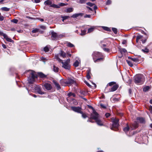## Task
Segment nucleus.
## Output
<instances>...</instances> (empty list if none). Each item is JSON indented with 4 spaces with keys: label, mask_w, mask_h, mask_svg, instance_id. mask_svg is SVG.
<instances>
[{
    "label": "nucleus",
    "mask_w": 152,
    "mask_h": 152,
    "mask_svg": "<svg viewBox=\"0 0 152 152\" xmlns=\"http://www.w3.org/2000/svg\"><path fill=\"white\" fill-rule=\"evenodd\" d=\"M50 45H47L43 48V50L45 52L49 51L51 52V51L50 50Z\"/></svg>",
    "instance_id": "ddd939ff"
},
{
    "label": "nucleus",
    "mask_w": 152,
    "mask_h": 152,
    "mask_svg": "<svg viewBox=\"0 0 152 152\" xmlns=\"http://www.w3.org/2000/svg\"><path fill=\"white\" fill-rule=\"evenodd\" d=\"M53 70L54 72L57 73L59 71V68L56 66L55 65H53Z\"/></svg>",
    "instance_id": "aec40b11"
},
{
    "label": "nucleus",
    "mask_w": 152,
    "mask_h": 152,
    "mask_svg": "<svg viewBox=\"0 0 152 152\" xmlns=\"http://www.w3.org/2000/svg\"><path fill=\"white\" fill-rule=\"evenodd\" d=\"M80 15H82L81 13H79L74 14L72 16V17L73 18H76L79 16Z\"/></svg>",
    "instance_id": "ea45409f"
},
{
    "label": "nucleus",
    "mask_w": 152,
    "mask_h": 152,
    "mask_svg": "<svg viewBox=\"0 0 152 152\" xmlns=\"http://www.w3.org/2000/svg\"><path fill=\"white\" fill-rule=\"evenodd\" d=\"M120 52L121 54L125 53L127 52V51L125 49L122 48L120 49Z\"/></svg>",
    "instance_id": "7c9ffc66"
},
{
    "label": "nucleus",
    "mask_w": 152,
    "mask_h": 152,
    "mask_svg": "<svg viewBox=\"0 0 152 152\" xmlns=\"http://www.w3.org/2000/svg\"><path fill=\"white\" fill-rule=\"evenodd\" d=\"M104 50L106 52H108L109 49L107 48H103Z\"/></svg>",
    "instance_id": "864d4df0"
},
{
    "label": "nucleus",
    "mask_w": 152,
    "mask_h": 152,
    "mask_svg": "<svg viewBox=\"0 0 152 152\" xmlns=\"http://www.w3.org/2000/svg\"><path fill=\"white\" fill-rule=\"evenodd\" d=\"M73 9L72 8L70 7L67 8L66 10V12H72L73 11Z\"/></svg>",
    "instance_id": "c85d7f7f"
},
{
    "label": "nucleus",
    "mask_w": 152,
    "mask_h": 152,
    "mask_svg": "<svg viewBox=\"0 0 152 152\" xmlns=\"http://www.w3.org/2000/svg\"><path fill=\"white\" fill-rule=\"evenodd\" d=\"M86 30H81V33L80 34V35L81 36H84L86 35Z\"/></svg>",
    "instance_id": "bb28decb"
},
{
    "label": "nucleus",
    "mask_w": 152,
    "mask_h": 152,
    "mask_svg": "<svg viewBox=\"0 0 152 152\" xmlns=\"http://www.w3.org/2000/svg\"><path fill=\"white\" fill-rule=\"evenodd\" d=\"M150 89V87L149 86H146L144 87L143 88V91L145 92H146Z\"/></svg>",
    "instance_id": "2f4dec72"
},
{
    "label": "nucleus",
    "mask_w": 152,
    "mask_h": 152,
    "mask_svg": "<svg viewBox=\"0 0 152 152\" xmlns=\"http://www.w3.org/2000/svg\"><path fill=\"white\" fill-rule=\"evenodd\" d=\"M3 36L4 38L7 41L12 42H13V41L11 38L8 37V36L6 34H4Z\"/></svg>",
    "instance_id": "f3484780"
},
{
    "label": "nucleus",
    "mask_w": 152,
    "mask_h": 152,
    "mask_svg": "<svg viewBox=\"0 0 152 152\" xmlns=\"http://www.w3.org/2000/svg\"><path fill=\"white\" fill-rule=\"evenodd\" d=\"M11 22L15 23H17L18 22V20L16 19H13L11 20Z\"/></svg>",
    "instance_id": "58836bf2"
},
{
    "label": "nucleus",
    "mask_w": 152,
    "mask_h": 152,
    "mask_svg": "<svg viewBox=\"0 0 152 152\" xmlns=\"http://www.w3.org/2000/svg\"><path fill=\"white\" fill-rule=\"evenodd\" d=\"M129 125L127 124L126 126L123 129V130L126 133L129 130Z\"/></svg>",
    "instance_id": "6ab92c4d"
},
{
    "label": "nucleus",
    "mask_w": 152,
    "mask_h": 152,
    "mask_svg": "<svg viewBox=\"0 0 152 152\" xmlns=\"http://www.w3.org/2000/svg\"><path fill=\"white\" fill-rule=\"evenodd\" d=\"M62 21H64L67 19H68V18H70V17L69 16H63V17H62Z\"/></svg>",
    "instance_id": "e433bc0d"
},
{
    "label": "nucleus",
    "mask_w": 152,
    "mask_h": 152,
    "mask_svg": "<svg viewBox=\"0 0 152 152\" xmlns=\"http://www.w3.org/2000/svg\"><path fill=\"white\" fill-rule=\"evenodd\" d=\"M34 1L36 3H38L40 2V0H34Z\"/></svg>",
    "instance_id": "e2e57ef3"
},
{
    "label": "nucleus",
    "mask_w": 152,
    "mask_h": 152,
    "mask_svg": "<svg viewBox=\"0 0 152 152\" xmlns=\"http://www.w3.org/2000/svg\"><path fill=\"white\" fill-rule=\"evenodd\" d=\"M118 121L119 119H115L113 121V123L112 125V127L111 128V129L114 130L113 128H117L118 127Z\"/></svg>",
    "instance_id": "423d86ee"
},
{
    "label": "nucleus",
    "mask_w": 152,
    "mask_h": 152,
    "mask_svg": "<svg viewBox=\"0 0 152 152\" xmlns=\"http://www.w3.org/2000/svg\"><path fill=\"white\" fill-rule=\"evenodd\" d=\"M115 83L114 82H111L109 83L108 85L109 86H111L114 84Z\"/></svg>",
    "instance_id": "3c124183"
},
{
    "label": "nucleus",
    "mask_w": 152,
    "mask_h": 152,
    "mask_svg": "<svg viewBox=\"0 0 152 152\" xmlns=\"http://www.w3.org/2000/svg\"><path fill=\"white\" fill-rule=\"evenodd\" d=\"M143 77L142 75H136L134 77V82L136 83H142V78Z\"/></svg>",
    "instance_id": "39448f33"
},
{
    "label": "nucleus",
    "mask_w": 152,
    "mask_h": 152,
    "mask_svg": "<svg viewBox=\"0 0 152 152\" xmlns=\"http://www.w3.org/2000/svg\"><path fill=\"white\" fill-rule=\"evenodd\" d=\"M80 64V60H76L73 63V66L75 67H77L79 66Z\"/></svg>",
    "instance_id": "2eb2a0df"
},
{
    "label": "nucleus",
    "mask_w": 152,
    "mask_h": 152,
    "mask_svg": "<svg viewBox=\"0 0 152 152\" xmlns=\"http://www.w3.org/2000/svg\"><path fill=\"white\" fill-rule=\"evenodd\" d=\"M126 40H124L122 42V44H125L126 43Z\"/></svg>",
    "instance_id": "680f3d73"
},
{
    "label": "nucleus",
    "mask_w": 152,
    "mask_h": 152,
    "mask_svg": "<svg viewBox=\"0 0 152 152\" xmlns=\"http://www.w3.org/2000/svg\"><path fill=\"white\" fill-rule=\"evenodd\" d=\"M75 82L74 80L72 79H69L66 82V83L67 84H72L74 83Z\"/></svg>",
    "instance_id": "412c9836"
},
{
    "label": "nucleus",
    "mask_w": 152,
    "mask_h": 152,
    "mask_svg": "<svg viewBox=\"0 0 152 152\" xmlns=\"http://www.w3.org/2000/svg\"><path fill=\"white\" fill-rule=\"evenodd\" d=\"M35 89L36 90L37 92L39 94H44V92H42L41 90L39 87L38 86H37L35 88Z\"/></svg>",
    "instance_id": "dca6fc26"
},
{
    "label": "nucleus",
    "mask_w": 152,
    "mask_h": 152,
    "mask_svg": "<svg viewBox=\"0 0 152 152\" xmlns=\"http://www.w3.org/2000/svg\"><path fill=\"white\" fill-rule=\"evenodd\" d=\"M51 35V38L53 40H57L58 39L59 37L56 33L54 31H52Z\"/></svg>",
    "instance_id": "6e6552de"
},
{
    "label": "nucleus",
    "mask_w": 152,
    "mask_h": 152,
    "mask_svg": "<svg viewBox=\"0 0 152 152\" xmlns=\"http://www.w3.org/2000/svg\"><path fill=\"white\" fill-rule=\"evenodd\" d=\"M39 27L43 30H45V26H40Z\"/></svg>",
    "instance_id": "09e8293b"
},
{
    "label": "nucleus",
    "mask_w": 152,
    "mask_h": 152,
    "mask_svg": "<svg viewBox=\"0 0 152 152\" xmlns=\"http://www.w3.org/2000/svg\"><path fill=\"white\" fill-rule=\"evenodd\" d=\"M110 115L109 113H107L105 114V115L107 118L108 117L110 116Z\"/></svg>",
    "instance_id": "4d7b16f0"
},
{
    "label": "nucleus",
    "mask_w": 152,
    "mask_h": 152,
    "mask_svg": "<svg viewBox=\"0 0 152 152\" xmlns=\"http://www.w3.org/2000/svg\"><path fill=\"white\" fill-rule=\"evenodd\" d=\"M91 73V70L90 69H89L87 70V74H90Z\"/></svg>",
    "instance_id": "052dcab7"
},
{
    "label": "nucleus",
    "mask_w": 152,
    "mask_h": 152,
    "mask_svg": "<svg viewBox=\"0 0 152 152\" xmlns=\"http://www.w3.org/2000/svg\"><path fill=\"white\" fill-rule=\"evenodd\" d=\"M56 59L59 63L62 64V67L66 69L69 70L70 69L71 66L70 64V60L69 59H67L66 61H63L59 58H56Z\"/></svg>",
    "instance_id": "f257e3e1"
},
{
    "label": "nucleus",
    "mask_w": 152,
    "mask_h": 152,
    "mask_svg": "<svg viewBox=\"0 0 152 152\" xmlns=\"http://www.w3.org/2000/svg\"><path fill=\"white\" fill-rule=\"evenodd\" d=\"M112 30L113 31V32L115 34H117L118 32V30L117 29L114 28H112Z\"/></svg>",
    "instance_id": "a19ab883"
},
{
    "label": "nucleus",
    "mask_w": 152,
    "mask_h": 152,
    "mask_svg": "<svg viewBox=\"0 0 152 152\" xmlns=\"http://www.w3.org/2000/svg\"><path fill=\"white\" fill-rule=\"evenodd\" d=\"M90 27L88 30L87 33H90L93 32L95 29H96V26H90Z\"/></svg>",
    "instance_id": "9d476101"
},
{
    "label": "nucleus",
    "mask_w": 152,
    "mask_h": 152,
    "mask_svg": "<svg viewBox=\"0 0 152 152\" xmlns=\"http://www.w3.org/2000/svg\"><path fill=\"white\" fill-rule=\"evenodd\" d=\"M86 77L88 79H89L90 78V74H87Z\"/></svg>",
    "instance_id": "5fc2aeb1"
},
{
    "label": "nucleus",
    "mask_w": 152,
    "mask_h": 152,
    "mask_svg": "<svg viewBox=\"0 0 152 152\" xmlns=\"http://www.w3.org/2000/svg\"><path fill=\"white\" fill-rule=\"evenodd\" d=\"M52 4V2L51 0H47L44 2V4L45 5H51Z\"/></svg>",
    "instance_id": "5701e85b"
},
{
    "label": "nucleus",
    "mask_w": 152,
    "mask_h": 152,
    "mask_svg": "<svg viewBox=\"0 0 152 152\" xmlns=\"http://www.w3.org/2000/svg\"><path fill=\"white\" fill-rule=\"evenodd\" d=\"M92 56L94 57H101L102 56V54L100 52L95 51L92 54Z\"/></svg>",
    "instance_id": "9b49d317"
},
{
    "label": "nucleus",
    "mask_w": 152,
    "mask_h": 152,
    "mask_svg": "<svg viewBox=\"0 0 152 152\" xmlns=\"http://www.w3.org/2000/svg\"><path fill=\"white\" fill-rule=\"evenodd\" d=\"M142 50L145 53H147L149 51V50L147 48H145V49H143Z\"/></svg>",
    "instance_id": "37998d69"
},
{
    "label": "nucleus",
    "mask_w": 152,
    "mask_h": 152,
    "mask_svg": "<svg viewBox=\"0 0 152 152\" xmlns=\"http://www.w3.org/2000/svg\"><path fill=\"white\" fill-rule=\"evenodd\" d=\"M28 71L29 72L30 74L28 78V81L29 83L32 84L34 81L35 78H37V75L36 72L33 70H30Z\"/></svg>",
    "instance_id": "7ed1b4c3"
},
{
    "label": "nucleus",
    "mask_w": 152,
    "mask_h": 152,
    "mask_svg": "<svg viewBox=\"0 0 152 152\" xmlns=\"http://www.w3.org/2000/svg\"><path fill=\"white\" fill-rule=\"evenodd\" d=\"M90 17H91V15H86L84 16V17L85 18H90Z\"/></svg>",
    "instance_id": "8fccbe9b"
},
{
    "label": "nucleus",
    "mask_w": 152,
    "mask_h": 152,
    "mask_svg": "<svg viewBox=\"0 0 152 152\" xmlns=\"http://www.w3.org/2000/svg\"><path fill=\"white\" fill-rule=\"evenodd\" d=\"M149 110L151 113L152 114V106H150V107Z\"/></svg>",
    "instance_id": "13d9d810"
},
{
    "label": "nucleus",
    "mask_w": 152,
    "mask_h": 152,
    "mask_svg": "<svg viewBox=\"0 0 152 152\" xmlns=\"http://www.w3.org/2000/svg\"><path fill=\"white\" fill-rule=\"evenodd\" d=\"M111 1L110 0H107V1L106 2V5H109L111 4Z\"/></svg>",
    "instance_id": "a18cd8bd"
},
{
    "label": "nucleus",
    "mask_w": 152,
    "mask_h": 152,
    "mask_svg": "<svg viewBox=\"0 0 152 152\" xmlns=\"http://www.w3.org/2000/svg\"><path fill=\"white\" fill-rule=\"evenodd\" d=\"M142 36L141 35H139L136 38L137 39V40H139L142 38Z\"/></svg>",
    "instance_id": "de8ad7c7"
},
{
    "label": "nucleus",
    "mask_w": 152,
    "mask_h": 152,
    "mask_svg": "<svg viewBox=\"0 0 152 152\" xmlns=\"http://www.w3.org/2000/svg\"><path fill=\"white\" fill-rule=\"evenodd\" d=\"M38 75L41 78H44L46 77V76L42 72H38Z\"/></svg>",
    "instance_id": "a878e982"
},
{
    "label": "nucleus",
    "mask_w": 152,
    "mask_h": 152,
    "mask_svg": "<svg viewBox=\"0 0 152 152\" xmlns=\"http://www.w3.org/2000/svg\"><path fill=\"white\" fill-rule=\"evenodd\" d=\"M93 109V113L91 114L90 119H92L96 121L97 124L99 126L103 125L102 122L98 119L99 115L95 110L92 107Z\"/></svg>",
    "instance_id": "f03ea898"
},
{
    "label": "nucleus",
    "mask_w": 152,
    "mask_h": 152,
    "mask_svg": "<svg viewBox=\"0 0 152 152\" xmlns=\"http://www.w3.org/2000/svg\"><path fill=\"white\" fill-rule=\"evenodd\" d=\"M40 31H39V28H35L31 32V35L32 36H37L38 35V34H34L35 33H37L38 32Z\"/></svg>",
    "instance_id": "1a4fd4ad"
},
{
    "label": "nucleus",
    "mask_w": 152,
    "mask_h": 152,
    "mask_svg": "<svg viewBox=\"0 0 152 152\" xmlns=\"http://www.w3.org/2000/svg\"><path fill=\"white\" fill-rule=\"evenodd\" d=\"M141 41H142V43L144 44L146 42V39H144V40H142Z\"/></svg>",
    "instance_id": "bf43d9fd"
},
{
    "label": "nucleus",
    "mask_w": 152,
    "mask_h": 152,
    "mask_svg": "<svg viewBox=\"0 0 152 152\" xmlns=\"http://www.w3.org/2000/svg\"><path fill=\"white\" fill-rule=\"evenodd\" d=\"M68 96H72L73 97H75V94L73 93H69L68 94Z\"/></svg>",
    "instance_id": "79ce46f5"
},
{
    "label": "nucleus",
    "mask_w": 152,
    "mask_h": 152,
    "mask_svg": "<svg viewBox=\"0 0 152 152\" xmlns=\"http://www.w3.org/2000/svg\"><path fill=\"white\" fill-rule=\"evenodd\" d=\"M11 30L12 31H15V29L14 28H12L11 29Z\"/></svg>",
    "instance_id": "69168bd1"
},
{
    "label": "nucleus",
    "mask_w": 152,
    "mask_h": 152,
    "mask_svg": "<svg viewBox=\"0 0 152 152\" xmlns=\"http://www.w3.org/2000/svg\"><path fill=\"white\" fill-rule=\"evenodd\" d=\"M137 119L140 123H144L145 122L144 119L142 118L137 117Z\"/></svg>",
    "instance_id": "a211bd4d"
},
{
    "label": "nucleus",
    "mask_w": 152,
    "mask_h": 152,
    "mask_svg": "<svg viewBox=\"0 0 152 152\" xmlns=\"http://www.w3.org/2000/svg\"><path fill=\"white\" fill-rule=\"evenodd\" d=\"M102 27L106 31H110V28L107 27L103 26Z\"/></svg>",
    "instance_id": "4c0bfd02"
},
{
    "label": "nucleus",
    "mask_w": 152,
    "mask_h": 152,
    "mask_svg": "<svg viewBox=\"0 0 152 152\" xmlns=\"http://www.w3.org/2000/svg\"><path fill=\"white\" fill-rule=\"evenodd\" d=\"M50 7L56 8H59V7L58 4V5L53 4L50 5Z\"/></svg>",
    "instance_id": "c756f323"
},
{
    "label": "nucleus",
    "mask_w": 152,
    "mask_h": 152,
    "mask_svg": "<svg viewBox=\"0 0 152 152\" xmlns=\"http://www.w3.org/2000/svg\"><path fill=\"white\" fill-rule=\"evenodd\" d=\"M80 113L82 114V117L83 118H85L86 117H87V116L86 115L85 113H83V112H82V113Z\"/></svg>",
    "instance_id": "c03bdc74"
},
{
    "label": "nucleus",
    "mask_w": 152,
    "mask_h": 152,
    "mask_svg": "<svg viewBox=\"0 0 152 152\" xmlns=\"http://www.w3.org/2000/svg\"><path fill=\"white\" fill-rule=\"evenodd\" d=\"M77 0V2L80 4H83L86 1V0Z\"/></svg>",
    "instance_id": "f704fd0d"
},
{
    "label": "nucleus",
    "mask_w": 152,
    "mask_h": 152,
    "mask_svg": "<svg viewBox=\"0 0 152 152\" xmlns=\"http://www.w3.org/2000/svg\"><path fill=\"white\" fill-rule=\"evenodd\" d=\"M2 46L5 49L6 48V46L4 44L2 45Z\"/></svg>",
    "instance_id": "0e129e2a"
},
{
    "label": "nucleus",
    "mask_w": 152,
    "mask_h": 152,
    "mask_svg": "<svg viewBox=\"0 0 152 152\" xmlns=\"http://www.w3.org/2000/svg\"><path fill=\"white\" fill-rule=\"evenodd\" d=\"M66 45L69 47L72 48L74 47V45L73 44L69 42H67L66 43Z\"/></svg>",
    "instance_id": "393cba45"
},
{
    "label": "nucleus",
    "mask_w": 152,
    "mask_h": 152,
    "mask_svg": "<svg viewBox=\"0 0 152 152\" xmlns=\"http://www.w3.org/2000/svg\"><path fill=\"white\" fill-rule=\"evenodd\" d=\"M60 55L62 57H66L65 53L62 51H61L60 53H59Z\"/></svg>",
    "instance_id": "cd10ccee"
},
{
    "label": "nucleus",
    "mask_w": 152,
    "mask_h": 152,
    "mask_svg": "<svg viewBox=\"0 0 152 152\" xmlns=\"http://www.w3.org/2000/svg\"><path fill=\"white\" fill-rule=\"evenodd\" d=\"M118 87V86L117 85H114L113 87L111 88V90H110V91H116Z\"/></svg>",
    "instance_id": "4be33fe9"
},
{
    "label": "nucleus",
    "mask_w": 152,
    "mask_h": 152,
    "mask_svg": "<svg viewBox=\"0 0 152 152\" xmlns=\"http://www.w3.org/2000/svg\"><path fill=\"white\" fill-rule=\"evenodd\" d=\"M84 82L87 86H88L89 87L91 86L86 81H85Z\"/></svg>",
    "instance_id": "6e6d98bb"
},
{
    "label": "nucleus",
    "mask_w": 152,
    "mask_h": 152,
    "mask_svg": "<svg viewBox=\"0 0 152 152\" xmlns=\"http://www.w3.org/2000/svg\"><path fill=\"white\" fill-rule=\"evenodd\" d=\"M87 4L88 5V6H90V7H92L94 4H93V3H91V2H88L87 3Z\"/></svg>",
    "instance_id": "49530a36"
},
{
    "label": "nucleus",
    "mask_w": 152,
    "mask_h": 152,
    "mask_svg": "<svg viewBox=\"0 0 152 152\" xmlns=\"http://www.w3.org/2000/svg\"><path fill=\"white\" fill-rule=\"evenodd\" d=\"M132 126L134 127V128L135 129L138 127V124L137 122H135L134 124H132Z\"/></svg>",
    "instance_id": "72a5a7b5"
},
{
    "label": "nucleus",
    "mask_w": 152,
    "mask_h": 152,
    "mask_svg": "<svg viewBox=\"0 0 152 152\" xmlns=\"http://www.w3.org/2000/svg\"><path fill=\"white\" fill-rule=\"evenodd\" d=\"M93 60L95 63L99 62L103 60V58H93Z\"/></svg>",
    "instance_id": "f8f14e48"
},
{
    "label": "nucleus",
    "mask_w": 152,
    "mask_h": 152,
    "mask_svg": "<svg viewBox=\"0 0 152 152\" xmlns=\"http://www.w3.org/2000/svg\"><path fill=\"white\" fill-rule=\"evenodd\" d=\"M71 109L74 111L79 113H82L81 108L79 107H72Z\"/></svg>",
    "instance_id": "0eeeda50"
},
{
    "label": "nucleus",
    "mask_w": 152,
    "mask_h": 152,
    "mask_svg": "<svg viewBox=\"0 0 152 152\" xmlns=\"http://www.w3.org/2000/svg\"><path fill=\"white\" fill-rule=\"evenodd\" d=\"M87 7V8H88V9H89L91 11H93V10H92V9L91 8H90V7Z\"/></svg>",
    "instance_id": "338daca9"
},
{
    "label": "nucleus",
    "mask_w": 152,
    "mask_h": 152,
    "mask_svg": "<svg viewBox=\"0 0 152 152\" xmlns=\"http://www.w3.org/2000/svg\"><path fill=\"white\" fill-rule=\"evenodd\" d=\"M67 3L65 4L64 3H60L59 4H58V5L59 6V8L61 7H63L64 6L67 5Z\"/></svg>",
    "instance_id": "c9c22d12"
},
{
    "label": "nucleus",
    "mask_w": 152,
    "mask_h": 152,
    "mask_svg": "<svg viewBox=\"0 0 152 152\" xmlns=\"http://www.w3.org/2000/svg\"><path fill=\"white\" fill-rule=\"evenodd\" d=\"M43 86L48 90H50L52 88L51 85L48 83H45Z\"/></svg>",
    "instance_id": "4468645a"
},
{
    "label": "nucleus",
    "mask_w": 152,
    "mask_h": 152,
    "mask_svg": "<svg viewBox=\"0 0 152 152\" xmlns=\"http://www.w3.org/2000/svg\"><path fill=\"white\" fill-rule=\"evenodd\" d=\"M41 60L43 62H44V63L45 62V61L46 60V59L45 58H41Z\"/></svg>",
    "instance_id": "603ef678"
},
{
    "label": "nucleus",
    "mask_w": 152,
    "mask_h": 152,
    "mask_svg": "<svg viewBox=\"0 0 152 152\" xmlns=\"http://www.w3.org/2000/svg\"><path fill=\"white\" fill-rule=\"evenodd\" d=\"M53 83L57 89L59 90L61 89L60 86L57 82L56 81H54Z\"/></svg>",
    "instance_id": "b1692460"
},
{
    "label": "nucleus",
    "mask_w": 152,
    "mask_h": 152,
    "mask_svg": "<svg viewBox=\"0 0 152 152\" xmlns=\"http://www.w3.org/2000/svg\"><path fill=\"white\" fill-rule=\"evenodd\" d=\"M101 107H102V108H106L105 107V106H104V105H103V104H101Z\"/></svg>",
    "instance_id": "774afa93"
},
{
    "label": "nucleus",
    "mask_w": 152,
    "mask_h": 152,
    "mask_svg": "<svg viewBox=\"0 0 152 152\" xmlns=\"http://www.w3.org/2000/svg\"><path fill=\"white\" fill-rule=\"evenodd\" d=\"M1 9L2 10L6 11H9L10 10V8H8L7 7H2Z\"/></svg>",
    "instance_id": "473e14b6"
},
{
    "label": "nucleus",
    "mask_w": 152,
    "mask_h": 152,
    "mask_svg": "<svg viewBox=\"0 0 152 152\" xmlns=\"http://www.w3.org/2000/svg\"><path fill=\"white\" fill-rule=\"evenodd\" d=\"M128 59H126V61L128 64L131 67L133 66L132 62L135 63H140L142 60H140L138 58H128Z\"/></svg>",
    "instance_id": "20e7f679"
}]
</instances>
